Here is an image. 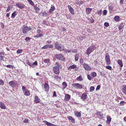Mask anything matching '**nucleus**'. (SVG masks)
I'll return each mask as SVG.
<instances>
[{
  "label": "nucleus",
  "mask_w": 126,
  "mask_h": 126,
  "mask_svg": "<svg viewBox=\"0 0 126 126\" xmlns=\"http://www.w3.org/2000/svg\"><path fill=\"white\" fill-rule=\"evenodd\" d=\"M55 66H57V67H58L59 68H60L61 67V65L59 63H55Z\"/></svg>",
  "instance_id": "e433bc0d"
},
{
  "label": "nucleus",
  "mask_w": 126,
  "mask_h": 126,
  "mask_svg": "<svg viewBox=\"0 0 126 126\" xmlns=\"http://www.w3.org/2000/svg\"><path fill=\"white\" fill-rule=\"evenodd\" d=\"M49 47V45H46L42 47V49H47Z\"/></svg>",
  "instance_id": "58836bf2"
},
{
  "label": "nucleus",
  "mask_w": 126,
  "mask_h": 126,
  "mask_svg": "<svg viewBox=\"0 0 126 126\" xmlns=\"http://www.w3.org/2000/svg\"><path fill=\"white\" fill-rule=\"evenodd\" d=\"M109 9L110 10H112L113 9V8L112 6H109Z\"/></svg>",
  "instance_id": "bf43d9fd"
},
{
  "label": "nucleus",
  "mask_w": 126,
  "mask_h": 126,
  "mask_svg": "<svg viewBox=\"0 0 126 126\" xmlns=\"http://www.w3.org/2000/svg\"><path fill=\"white\" fill-rule=\"evenodd\" d=\"M77 79L78 80L80 81L82 80H83V79L82 78L81 76H79V77L77 78Z\"/></svg>",
  "instance_id": "79ce46f5"
},
{
  "label": "nucleus",
  "mask_w": 126,
  "mask_h": 126,
  "mask_svg": "<svg viewBox=\"0 0 126 126\" xmlns=\"http://www.w3.org/2000/svg\"><path fill=\"white\" fill-rule=\"evenodd\" d=\"M4 57L2 56H0V59L4 61Z\"/></svg>",
  "instance_id": "6e6d98bb"
},
{
  "label": "nucleus",
  "mask_w": 126,
  "mask_h": 126,
  "mask_svg": "<svg viewBox=\"0 0 126 126\" xmlns=\"http://www.w3.org/2000/svg\"><path fill=\"white\" fill-rule=\"evenodd\" d=\"M44 87L45 91L46 92H48L49 89V87L47 83H45L44 85Z\"/></svg>",
  "instance_id": "9d476101"
},
{
  "label": "nucleus",
  "mask_w": 126,
  "mask_h": 126,
  "mask_svg": "<svg viewBox=\"0 0 126 126\" xmlns=\"http://www.w3.org/2000/svg\"><path fill=\"white\" fill-rule=\"evenodd\" d=\"M100 85H98L96 88V90H99L100 88Z\"/></svg>",
  "instance_id": "0e129e2a"
},
{
  "label": "nucleus",
  "mask_w": 126,
  "mask_h": 126,
  "mask_svg": "<svg viewBox=\"0 0 126 126\" xmlns=\"http://www.w3.org/2000/svg\"><path fill=\"white\" fill-rule=\"evenodd\" d=\"M25 92H23L24 95L27 96H29L30 95V94L29 91L27 90H25Z\"/></svg>",
  "instance_id": "aec40b11"
},
{
  "label": "nucleus",
  "mask_w": 126,
  "mask_h": 126,
  "mask_svg": "<svg viewBox=\"0 0 126 126\" xmlns=\"http://www.w3.org/2000/svg\"><path fill=\"white\" fill-rule=\"evenodd\" d=\"M43 122L46 123V125L48 126H50L51 123L48 122L47 121H43Z\"/></svg>",
  "instance_id": "72a5a7b5"
},
{
  "label": "nucleus",
  "mask_w": 126,
  "mask_h": 126,
  "mask_svg": "<svg viewBox=\"0 0 126 126\" xmlns=\"http://www.w3.org/2000/svg\"><path fill=\"white\" fill-rule=\"evenodd\" d=\"M72 85L74 88L78 89H81L83 88L82 86L78 83H74L72 84Z\"/></svg>",
  "instance_id": "0eeeda50"
},
{
  "label": "nucleus",
  "mask_w": 126,
  "mask_h": 126,
  "mask_svg": "<svg viewBox=\"0 0 126 126\" xmlns=\"http://www.w3.org/2000/svg\"><path fill=\"white\" fill-rule=\"evenodd\" d=\"M94 89V87L92 86L90 87V92H92L93 91Z\"/></svg>",
  "instance_id": "a19ab883"
},
{
  "label": "nucleus",
  "mask_w": 126,
  "mask_h": 126,
  "mask_svg": "<svg viewBox=\"0 0 126 126\" xmlns=\"http://www.w3.org/2000/svg\"><path fill=\"white\" fill-rule=\"evenodd\" d=\"M105 60L107 65H109L111 64L110 57L108 53H106L105 54Z\"/></svg>",
  "instance_id": "f03ea898"
},
{
  "label": "nucleus",
  "mask_w": 126,
  "mask_h": 126,
  "mask_svg": "<svg viewBox=\"0 0 126 126\" xmlns=\"http://www.w3.org/2000/svg\"><path fill=\"white\" fill-rule=\"evenodd\" d=\"M6 66L8 68H13L12 66L11 65L9 64V65H7Z\"/></svg>",
  "instance_id": "052dcab7"
},
{
  "label": "nucleus",
  "mask_w": 126,
  "mask_h": 126,
  "mask_svg": "<svg viewBox=\"0 0 126 126\" xmlns=\"http://www.w3.org/2000/svg\"><path fill=\"white\" fill-rule=\"evenodd\" d=\"M31 39V38L29 37H27L26 38L25 40L27 42L29 41Z\"/></svg>",
  "instance_id": "8fccbe9b"
},
{
  "label": "nucleus",
  "mask_w": 126,
  "mask_h": 126,
  "mask_svg": "<svg viewBox=\"0 0 126 126\" xmlns=\"http://www.w3.org/2000/svg\"><path fill=\"white\" fill-rule=\"evenodd\" d=\"M59 68L57 66H54L53 68V72L56 74L58 75L60 73Z\"/></svg>",
  "instance_id": "6e6552de"
},
{
  "label": "nucleus",
  "mask_w": 126,
  "mask_h": 126,
  "mask_svg": "<svg viewBox=\"0 0 126 126\" xmlns=\"http://www.w3.org/2000/svg\"><path fill=\"white\" fill-rule=\"evenodd\" d=\"M107 118L106 121L107 122L108 124H109L111 121V118L110 116L108 115L107 116Z\"/></svg>",
  "instance_id": "f3484780"
},
{
  "label": "nucleus",
  "mask_w": 126,
  "mask_h": 126,
  "mask_svg": "<svg viewBox=\"0 0 126 126\" xmlns=\"http://www.w3.org/2000/svg\"><path fill=\"white\" fill-rule=\"evenodd\" d=\"M34 8L35 10V11L37 13L39 11L40 9L37 7L34 6Z\"/></svg>",
  "instance_id": "bb28decb"
},
{
  "label": "nucleus",
  "mask_w": 126,
  "mask_h": 126,
  "mask_svg": "<svg viewBox=\"0 0 126 126\" xmlns=\"http://www.w3.org/2000/svg\"><path fill=\"white\" fill-rule=\"evenodd\" d=\"M114 20L116 21H118L120 19L119 17L118 16H115L114 18Z\"/></svg>",
  "instance_id": "a878e982"
},
{
  "label": "nucleus",
  "mask_w": 126,
  "mask_h": 126,
  "mask_svg": "<svg viewBox=\"0 0 126 126\" xmlns=\"http://www.w3.org/2000/svg\"><path fill=\"white\" fill-rule=\"evenodd\" d=\"M55 8L54 6H51L50 9H49V12L50 13L52 12L55 10Z\"/></svg>",
  "instance_id": "4be33fe9"
},
{
  "label": "nucleus",
  "mask_w": 126,
  "mask_h": 126,
  "mask_svg": "<svg viewBox=\"0 0 126 126\" xmlns=\"http://www.w3.org/2000/svg\"><path fill=\"white\" fill-rule=\"evenodd\" d=\"M22 33L24 34H26L28 32L30 31L31 28L30 27H28L27 26H24L23 28Z\"/></svg>",
  "instance_id": "20e7f679"
},
{
  "label": "nucleus",
  "mask_w": 126,
  "mask_h": 126,
  "mask_svg": "<svg viewBox=\"0 0 126 126\" xmlns=\"http://www.w3.org/2000/svg\"><path fill=\"white\" fill-rule=\"evenodd\" d=\"M68 8H69V11L70 13L72 14H74V9L71 6L69 5H68Z\"/></svg>",
  "instance_id": "4468645a"
},
{
  "label": "nucleus",
  "mask_w": 126,
  "mask_h": 126,
  "mask_svg": "<svg viewBox=\"0 0 126 126\" xmlns=\"http://www.w3.org/2000/svg\"><path fill=\"white\" fill-rule=\"evenodd\" d=\"M43 15L44 16H47V14L46 13L44 12L43 13Z\"/></svg>",
  "instance_id": "680f3d73"
},
{
  "label": "nucleus",
  "mask_w": 126,
  "mask_h": 126,
  "mask_svg": "<svg viewBox=\"0 0 126 126\" xmlns=\"http://www.w3.org/2000/svg\"><path fill=\"white\" fill-rule=\"evenodd\" d=\"M37 32L38 34L35 36H34V37L38 38L43 36V31L41 30L38 29L37 31Z\"/></svg>",
  "instance_id": "423d86ee"
},
{
  "label": "nucleus",
  "mask_w": 126,
  "mask_h": 126,
  "mask_svg": "<svg viewBox=\"0 0 126 126\" xmlns=\"http://www.w3.org/2000/svg\"><path fill=\"white\" fill-rule=\"evenodd\" d=\"M16 5L17 7L21 9L24 8L25 6V5L24 4L20 3H16Z\"/></svg>",
  "instance_id": "9b49d317"
},
{
  "label": "nucleus",
  "mask_w": 126,
  "mask_h": 126,
  "mask_svg": "<svg viewBox=\"0 0 126 126\" xmlns=\"http://www.w3.org/2000/svg\"><path fill=\"white\" fill-rule=\"evenodd\" d=\"M55 47L56 49L60 51H62L63 49H62V47L60 46L59 44L57 43H55Z\"/></svg>",
  "instance_id": "1a4fd4ad"
},
{
  "label": "nucleus",
  "mask_w": 126,
  "mask_h": 126,
  "mask_svg": "<svg viewBox=\"0 0 126 126\" xmlns=\"http://www.w3.org/2000/svg\"><path fill=\"white\" fill-rule=\"evenodd\" d=\"M70 96L68 94H66L64 98V100L65 101H68L70 99Z\"/></svg>",
  "instance_id": "dca6fc26"
},
{
  "label": "nucleus",
  "mask_w": 126,
  "mask_h": 126,
  "mask_svg": "<svg viewBox=\"0 0 126 126\" xmlns=\"http://www.w3.org/2000/svg\"><path fill=\"white\" fill-rule=\"evenodd\" d=\"M55 57L58 60H60L64 61L65 60L63 56L60 54H57L55 55Z\"/></svg>",
  "instance_id": "7ed1b4c3"
},
{
  "label": "nucleus",
  "mask_w": 126,
  "mask_h": 126,
  "mask_svg": "<svg viewBox=\"0 0 126 126\" xmlns=\"http://www.w3.org/2000/svg\"><path fill=\"white\" fill-rule=\"evenodd\" d=\"M107 13V11L106 10H105L103 11V14L104 15H106Z\"/></svg>",
  "instance_id": "5fc2aeb1"
},
{
  "label": "nucleus",
  "mask_w": 126,
  "mask_h": 126,
  "mask_svg": "<svg viewBox=\"0 0 126 126\" xmlns=\"http://www.w3.org/2000/svg\"><path fill=\"white\" fill-rule=\"evenodd\" d=\"M37 63L36 62H35L32 64L33 67H34V66L37 64Z\"/></svg>",
  "instance_id": "13d9d810"
},
{
  "label": "nucleus",
  "mask_w": 126,
  "mask_h": 126,
  "mask_svg": "<svg viewBox=\"0 0 126 126\" xmlns=\"http://www.w3.org/2000/svg\"><path fill=\"white\" fill-rule=\"evenodd\" d=\"M22 49H18L17 51V54H20L22 52Z\"/></svg>",
  "instance_id": "c03bdc74"
},
{
  "label": "nucleus",
  "mask_w": 126,
  "mask_h": 126,
  "mask_svg": "<svg viewBox=\"0 0 126 126\" xmlns=\"http://www.w3.org/2000/svg\"><path fill=\"white\" fill-rule=\"evenodd\" d=\"M104 25L105 26L107 27L109 26V24L107 22H105L104 23Z\"/></svg>",
  "instance_id": "864d4df0"
},
{
  "label": "nucleus",
  "mask_w": 126,
  "mask_h": 126,
  "mask_svg": "<svg viewBox=\"0 0 126 126\" xmlns=\"http://www.w3.org/2000/svg\"><path fill=\"white\" fill-rule=\"evenodd\" d=\"M91 75L92 77L94 78L96 76V74L95 72H93L91 74Z\"/></svg>",
  "instance_id": "c756f323"
},
{
  "label": "nucleus",
  "mask_w": 126,
  "mask_h": 126,
  "mask_svg": "<svg viewBox=\"0 0 126 126\" xmlns=\"http://www.w3.org/2000/svg\"><path fill=\"white\" fill-rule=\"evenodd\" d=\"M96 113L97 115H99L100 117H102L103 115L102 113L99 111H97Z\"/></svg>",
  "instance_id": "c85d7f7f"
},
{
  "label": "nucleus",
  "mask_w": 126,
  "mask_h": 126,
  "mask_svg": "<svg viewBox=\"0 0 126 126\" xmlns=\"http://www.w3.org/2000/svg\"><path fill=\"white\" fill-rule=\"evenodd\" d=\"M87 95L86 93H84L81 95V98L82 99L83 101H85L87 98Z\"/></svg>",
  "instance_id": "f8f14e48"
},
{
  "label": "nucleus",
  "mask_w": 126,
  "mask_h": 126,
  "mask_svg": "<svg viewBox=\"0 0 126 126\" xmlns=\"http://www.w3.org/2000/svg\"><path fill=\"white\" fill-rule=\"evenodd\" d=\"M78 3L79 4V5L80 4H82L84 3L83 1H80L79 2H78Z\"/></svg>",
  "instance_id": "338daca9"
},
{
  "label": "nucleus",
  "mask_w": 126,
  "mask_h": 126,
  "mask_svg": "<svg viewBox=\"0 0 126 126\" xmlns=\"http://www.w3.org/2000/svg\"><path fill=\"white\" fill-rule=\"evenodd\" d=\"M9 85L12 87H15L16 86V83L13 81H11L9 83Z\"/></svg>",
  "instance_id": "ddd939ff"
},
{
  "label": "nucleus",
  "mask_w": 126,
  "mask_h": 126,
  "mask_svg": "<svg viewBox=\"0 0 126 126\" xmlns=\"http://www.w3.org/2000/svg\"><path fill=\"white\" fill-rule=\"evenodd\" d=\"M125 102L124 101H121L120 102V104L121 105L123 106L124 105Z\"/></svg>",
  "instance_id": "4d7b16f0"
},
{
  "label": "nucleus",
  "mask_w": 126,
  "mask_h": 126,
  "mask_svg": "<svg viewBox=\"0 0 126 126\" xmlns=\"http://www.w3.org/2000/svg\"><path fill=\"white\" fill-rule=\"evenodd\" d=\"M106 68L110 70H111L112 69L111 67L110 66H107L106 67Z\"/></svg>",
  "instance_id": "3c124183"
},
{
  "label": "nucleus",
  "mask_w": 126,
  "mask_h": 126,
  "mask_svg": "<svg viewBox=\"0 0 126 126\" xmlns=\"http://www.w3.org/2000/svg\"><path fill=\"white\" fill-rule=\"evenodd\" d=\"M54 78L55 79H57L58 78L61 79V77H59L58 75H55L54 76Z\"/></svg>",
  "instance_id": "603ef678"
},
{
  "label": "nucleus",
  "mask_w": 126,
  "mask_h": 126,
  "mask_svg": "<svg viewBox=\"0 0 126 126\" xmlns=\"http://www.w3.org/2000/svg\"><path fill=\"white\" fill-rule=\"evenodd\" d=\"M34 101L36 103H39L40 101V99L37 96H36L35 97Z\"/></svg>",
  "instance_id": "2eb2a0df"
},
{
  "label": "nucleus",
  "mask_w": 126,
  "mask_h": 126,
  "mask_svg": "<svg viewBox=\"0 0 126 126\" xmlns=\"http://www.w3.org/2000/svg\"><path fill=\"white\" fill-rule=\"evenodd\" d=\"M124 27V25L123 23H121L119 26L118 28L120 30L122 29Z\"/></svg>",
  "instance_id": "7c9ffc66"
},
{
  "label": "nucleus",
  "mask_w": 126,
  "mask_h": 126,
  "mask_svg": "<svg viewBox=\"0 0 126 126\" xmlns=\"http://www.w3.org/2000/svg\"><path fill=\"white\" fill-rule=\"evenodd\" d=\"M0 107L2 109H6V107L4 104L0 105Z\"/></svg>",
  "instance_id": "c9c22d12"
},
{
  "label": "nucleus",
  "mask_w": 126,
  "mask_h": 126,
  "mask_svg": "<svg viewBox=\"0 0 126 126\" xmlns=\"http://www.w3.org/2000/svg\"><path fill=\"white\" fill-rule=\"evenodd\" d=\"M88 20L91 23H93L94 22V20L93 19V18L92 17H91L88 19Z\"/></svg>",
  "instance_id": "4c0bfd02"
},
{
  "label": "nucleus",
  "mask_w": 126,
  "mask_h": 126,
  "mask_svg": "<svg viewBox=\"0 0 126 126\" xmlns=\"http://www.w3.org/2000/svg\"><path fill=\"white\" fill-rule=\"evenodd\" d=\"M79 55L78 54H77L75 56V60L76 61H77L78 60Z\"/></svg>",
  "instance_id": "473e14b6"
},
{
  "label": "nucleus",
  "mask_w": 126,
  "mask_h": 126,
  "mask_svg": "<svg viewBox=\"0 0 126 126\" xmlns=\"http://www.w3.org/2000/svg\"><path fill=\"white\" fill-rule=\"evenodd\" d=\"M83 60L82 59H80V63L81 64L83 63Z\"/></svg>",
  "instance_id": "e2e57ef3"
},
{
  "label": "nucleus",
  "mask_w": 126,
  "mask_h": 126,
  "mask_svg": "<svg viewBox=\"0 0 126 126\" xmlns=\"http://www.w3.org/2000/svg\"><path fill=\"white\" fill-rule=\"evenodd\" d=\"M75 115L77 117H80L81 116V113H80V112H76L75 114Z\"/></svg>",
  "instance_id": "ea45409f"
},
{
  "label": "nucleus",
  "mask_w": 126,
  "mask_h": 126,
  "mask_svg": "<svg viewBox=\"0 0 126 126\" xmlns=\"http://www.w3.org/2000/svg\"><path fill=\"white\" fill-rule=\"evenodd\" d=\"M76 67V65L75 64L70 66L68 68V70H71L72 69H74Z\"/></svg>",
  "instance_id": "412c9836"
},
{
  "label": "nucleus",
  "mask_w": 126,
  "mask_h": 126,
  "mask_svg": "<svg viewBox=\"0 0 126 126\" xmlns=\"http://www.w3.org/2000/svg\"><path fill=\"white\" fill-rule=\"evenodd\" d=\"M83 67L85 70L87 71H90L92 69L91 67L88 64L84 63L82 64Z\"/></svg>",
  "instance_id": "39448f33"
},
{
  "label": "nucleus",
  "mask_w": 126,
  "mask_h": 126,
  "mask_svg": "<svg viewBox=\"0 0 126 126\" xmlns=\"http://www.w3.org/2000/svg\"><path fill=\"white\" fill-rule=\"evenodd\" d=\"M22 91H23V92H25V90H27L26 89V87L24 86H22Z\"/></svg>",
  "instance_id": "49530a36"
},
{
  "label": "nucleus",
  "mask_w": 126,
  "mask_h": 126,
  "mask_svg": "<svg viewBox=\"0 0 126 126\" xmlns=\"http://www.w3.org/2000/svg\"><path fill=\"white\" fill-rule=\"evenodd\" d=\"M68 119L69 120H71V122L73 123H75V119L72 116H69L68 117Z\"/></svg>",
  "instance_id": "393cba45"
},
{
  "label": "nucleus",
  "mask_w": 126,
  "mask_h": 126,
  "mask_svg": "<svg viewBox=\"0 0 126 126\" xmlns=\"http://www.w3.org/2000/svg\"><path fill=\"white\" fill-rule=\"evenodd\" d=\"M96 48L95 46H91L89 47L86 50V54L88 55H90L91 52L94 51Z\"/></svg>",
  "instance_id": "f257e3e1"
},
{
  "label": "nucleus",
  "mask_w": 126,
  "mask_h": 126,
  "mask_svg": "<svg viewBox=\"0 0 126 126\" xmlns=\"http://www.w3.org/2000/svg\"><path fill=\"white\" fill-rule=\"evenodd\" d=\"M27 63L30 66H32V63L30 62L29 61H27Z\"/></svg>",
  "instance_id": "37998d69"
},
{
  "label": "nucleus",
  "mask_w": 126,
  "mask_h": 126,
  "mask_svg": "<svg viewBox=\"0 0 126 126\" xmlns=\"http://www.w3.org/2000/svg\"><path fill=\"white\" fill-rule=\"evenodd\" d=\"M29 3L32 5L33 6L34 5L33 2L31 0H27Z\"/></svg>",
  "instance_id": "f704fd0d"
},
{
  "label": "nucleus",
  "mask_w": 126,
  "mask_h": 126,
  "mask_svg": "<svg viewBox=\"0 0 126 126\" xmlns=\"http://www.w3.org/2000/svg\"><path fill=\"white\" fill-rule=\"evenodd\" d=\"M17 14L16 12L15 11H14L12 14L11 17L12 18H14Z\"/></svg>",
  "instance_id": "cd10ccee"
},
{
  "label": "nucleus",
  "mask_w": 126,
  "mask_h": 126,
  "mask_svg": "<svg viewBox=\"0 0 126 126\" xmlns=\"http://www.w3.org/2000/svg\"><path fill=\"white\" fill-rule=\"evenodd\" d=\"M4 81L0 79V85H3L4 84Z\"/></svg>",
  "instance_id": "a18cd8bd"
},
{
  "label": "nucleus",
  "mask_w": 126,
  "mask_h": 126,
  "mask_svg": "<svg viewBox=\"0 0 126 126\" xmlns=\"http://www.w3.org/2000/svg\"><path fill=\"white\" fill-rule=\"evenodd\" d=\"M62 85L63 86V87L64 89L66 88L67 86V83L65 82H64L62 83Z\"/></svg>",
  "instance_id": "2f4dec72"
},
{
  "label": "nucleus",
  "mask_w": 126,
  "mask_h": 126,
  "mask_svg": "<svg viewBox=\"0 0 126 126\" xmlns=\"http://www.w3.org/2000/svg\"><path fill=\"white\" fill-rule=\"evenodd\" d=\"M71 51L73 53H76L77 52V51L76 49H74Z\"/></svg>",
  "instance_id": "69168bd1"
},
{
  "label": "nucleus",
  "mask_w": 126,
  "mask_h": 126,
  "mask_svg": "<svg viewBox=\"0 0 126 126\" xmlns=\"http://www.w3.org/2000/svg\"><path fill=\"white\" fill-rule=\"evenodd\" d=\"M50 60L49 59H46L44 60V63H46L47 64L49 65L50 64Z\"/></svg>",
  "instance_id": "5701e85b"
},
{
  "label": "nucleus",
  "mask_w": 126,
  "mask_h": 126,
  "mask_svg": "<svg viewBox=\"0 0 126 126\" xmlns=\"http://www.w3.org/2000/svg\"><path fill=\"white\" fill-rule=\"evenodd\" d=\"M117 63L120 65L121 67H122L123 66L122 61L120 60H118L117 62Z\"/></svg>",
  "instance_id": "b1692460"
},
{
  "label": "nucleus",
  "mask_w": 126,
  "mask_h": 126,
  "mask_svg": "<svg viewBox=\"0 0 126 126\" xmlns=\"http://www.w3.org/2000/svg\"><path fill=\"white\" fill-rule=\"evenodd\" d=\"M87 77L88 79L90 80H91L92 79V76L89 75H87Z\"/></svg>",
  "instance_id": "09e8293b"
},
{
  "label": "nucleus",
  "mask_w": 126,
  "mask_h": 126,
  "mask_svg": "<svg viewBox=\"0 0 126 126\" xmlns=\"http://www.w3.org/2000/svg\"><path fill=\"white\" fill-rule=\"evenodd\" d=\"M123 92L125 94H126V86L124 85L122 86V89Z\"/></svg>",
  "instance_id": "6ab92c4d"
},
{
  "label": "nucleus",
  "mask_w": 126,
  "mask_h": 126,
  "mask_svg": "<svg viewBox=\"0 0 126 126\" xmlns=\"http://www.w3.org/2000/svg\"><path fill=\"white\" fill-rule=\"evenodd\" d=\"M1 27L2 28H3L4 27V24L3 23H1Z\"/></svg>",
  "instance_id": "774afa93"
},
{
  "label": "nucleus",
  "mask_w": 126,
  "mask_h": 126,
  "mask_svg": "<svg viewBox=\"0 0 126 126\" xmlns=\"http://www.w3.org/2000/svg\"><path fill=\"white\" fill-rule=\"evenodd\" d=\"M102 11L101 10H99L97 12V14L99 15L100 16L102 14Z\"/></svg>",
  "instance_id": "de8ad7c7"
},
{
  "label": "nucleus",
  "mask_w": 126,
  "mask_h": 126,
  "mask_svg": "<svg viewBox=\"0 0 126 126\" xmlns=\"http://www.w3.org/2000/svg\"><path fill=\"white\" fill-rule=\"evenodd\" d=\"M92 9L90 8H86V14H90L91 11Z\"/></svg>",
  "instance_id": "a211bd4d"
}]
</instances>
